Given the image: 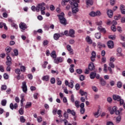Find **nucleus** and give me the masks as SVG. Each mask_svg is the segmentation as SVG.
<instances>
[{
  "mask_svg": "<svg viewBox=\"0 0 125 125\" xmlns=\"http://www.w3.org/2000/svg\"><path fill=\"white\" fill-rule=\"evenodd\" d=\"M68 86L71 88H73V87H74V81H71V82L69 83Z\"/></svg>",
  "mask_w": 125,
  "mask_h": 125,
  "instance_id": "cd10ccee",
  "label": "nucleus"
},
{
  "mask_svg": "<svg viewBox=\"0 0 125 125\" xmlns=\"http://www.w3.org/2000/svg\"><path fill=\"white\" fill-rule=\"evenodd\" d=\"M90 16L91 17H95V16H100L101 15V12L99 11H97L96 12L94 11H91L89 13Z\"/></svg>",
  "mask_w": 125,
  "mask_h": 125,
  "instance_id": "423d86ee",
  "label": "nucleus"
},
{
  "mask_svg": "<svg viewBox=\"0 0 125 125\" xmlns=\"http://www.w3.org/2000/svg\"><path fill=\"white\" fill-rule=\"evenodd\" d=\"M20 69L21 72H25V71H26V67H25V66H21L20 67Z\"/></svg>",
  "mask_w": 125,
  "mask_h": 125,
  "instance_id": "c03bdc74",
  "label": "nucleus"
},
{
  "mask_svg": "<svg viewBox=\"0 0 125 125\" xmlns=\"http://www.w3.org/2000/svg\"><path fill=\"white\" fill-rule=\"evenodd\" d=\"M14 52L15 56H18V54H19V52H18V50L17 49H14Z\"/></svg>",
  "mask_w": 125,
  "mask_h": 125,
  "instance_id": "a18cd8bd",
  "label": "nucleus"
},
{
  "mask_svg": "<svg viewBox=\"0 0 125 125\" xmlns=\"http://www.w3.org/2000/svg\"><path fill=\"white\" fill-rule=\"evenodd\" d=\"M19 113L20 115H23L24 114V109L23 108H21L19 110Z\"/></svg>",
  "mask_w": 125,
  "mask_h": 125,
  "instance_id": "4c0bfd02",
  "label": "nucleus"
},
{
  "mask_svg": "<svg viewBox=\"0 0 125 125\" xmlns=\"http://www.w3.org/2000/svg\"><path fill=\"white\" fill-rule=\"evenodd\" d=\"M86 42L89 44H92V40L90 38V37L87 36L85 38Z\"/></svg>",
  "mask_w": 125,
  "mask_h": 125,
  "instance_id": "f3484780",
  "label": "nucleus"
},
{
  "mask_svg": "<svg viewBox=\"0 0 125 125\" xmlns=\"http://www.w3.org/2000/svg\"><path fill=\"white\" fill-rule=\"evenodd\" d=\"M52 58H56V52L55 51H53L50 54Z\"/></svg>",
  "mask_w": 125,
  "mask_h": 125,
  "instance_id": "b1692460",
  "label": "nucleus"
},
{
  "mask_svg": "<svg viewBox=\"0 0 125 125\" xmlns=\"http://www.w3.org/2000/svg\"><path fill=\"white\" fill-rule=\"evenodd\" d=\"M75 30L73 29H70L69 31V34H68V37H71V38H75Z\"/></svg>",
  "mask_w": 125,
  "mask_h": 125,
  "instance_id": "6e6552de",
  "label": "nucleus"
},
{
  "mask_svg": "<svg viewBox=\"0 0 125 125\" xmlns=\"http://www.w3.org/2000/svg\"><path fill=\"white\" fill-rule=\"evenodd\" d=\"M50 83L52 84H54V83H55V78H52L50 80Z\"/></svg>",
  "mask_w": 125,
  "mask_h": 125,
  "instance_id": "603ef678",
  "label": "nucleus"
},
{
  "mask_svg": "<svg viewBox=\"0 0 125 125\" xmlns=\"http://www.w3.org/2000/svg\"><path fill=\"white\" fill-rule=\"evenodd\" d=\"M7 62H6V65H7V67L6 68V71L7 72H10L11 68H10V64L12 63L11 62V58L9 56H7Z\"/></svg>",
  "mask_w": 125,
  "mask_h": 125,
  "instance_id": "20e7f679",
  "label": "nucleus"
},
{
  "mask_svg": "<svg viewBox=\"0 0 125 125\" xmlns=\"http://www.w3.org/2000/svg\"><path fill=\"white\" fill-rule=\"evenodd\" d=\"M86 3L87 5H88V4H90V5H92V4H93V2L92 1V0H86Z\"/></svg>",
  "mask_w": 125,
  "mask_h": 125,
  "instance_id": "bb28decb",
  "label": "nucleus"
},
{
  "mask_svg": "<svg viewBox=\"0 0 125 125\" xmlns=\"http://www.w3.org/2000/svg\"><path fill=\"white\" fill-rule=\"evenodd\" d=\"M109 66L110 67V68H112L114 69L115 68V64H114V63L113 62H110L109 63Z\"/></svg>",
  "mask_w": 125,
  "mask_h": 125,
  "instance_id": "de8ad7c7",
  "label": "nucleus"
},
{
  "mask_svg": "<svg viewBox=\"0 0 125 125\" xmlns=\"http://www.w3.org/2000/svg\"><path fill=\"white\" fill-rule=\"evenodd\" d=\"M42 81H45L46 82H47V81H49V76L46 75L43 76L42 78Z\"/></svg>",
  "mask_w": 125,
  "mask_h": 125,
  "instance_id": "393cba45",
  "label": "nucleus"
},
{
  "mask_svg": "<svg viewBox=\"0 0 125 125\" xmlns=\"http://www.w3.org/2000/svg\"><path fill=\"white\" fill-rule=\"evenodd\" d=\"M80 93L81 95V96H83V95H86V94H87V92H84L82 89L80 90Z\"/></svg>",
  "mask_w": 125,
  "mask_h": 125,
  "instance_id": "a878e982",
  "label": "nucleus"
},
{
  "mask_svg": "<svg viewBox=\"0 0 125 125\" xmlns=\"http://www.w3.org/2000/svg\"><path fill=\"white\" fill-rule=\"evenodd\" d=\"M80 81H81L82 82H83V81L84 80V76L81 75L80 76Z\"/></svg>",
  "mask_w": 125,
  "mask_h": 125,
  "instance_id": "bf43d9fd",
  "label": "nucleus"
},
{
  "mask_svg": "<svg viewBox=\"0 0 125 125\" xmlns=\"http://www.w3.org/2000/svg\"><path fill=\"white\" fill-rule=\"evenodd\" d=\"M11 25L12 27H13V28H15V29H16V30H17V29H18V25H17V24H16V23H15L14 22H12V23H11Z\"/></svg>",
  "mask_w": 125,
  "mask_h": 125,
  "instance_id": "7c9ffc66",
  "label": "nucleus"
},
{
  "mask_svg": "<svg viewBox=\"0 0 125 125\" xmlns=\"http://www.w3.org/2000/svg\"><path fill=\"white\" fill-rule=\"evenodd\" d=\"M75 104L77 108H79L80 107V103L79 102V101H75Z\"/></svg>",
  "mask_w": 125,
  "mask_h": 125,
  "instance_id": "09e8293b",
  "label": "nucleus"
},
{
  "mask_svg": "<svg viewBox=\"0 0 125 125\" xmlns=\"http://www.w3.org/2000/svg\"><path fill=\"white\" fill-rule=\"evenodd\" d=\"M106 125H114V123L111 121H108L107 122Z\"/></svg>",
  "mask_w": 125,
  "mask_h": 125,
  "instance_id": "774afa93",
  "label": "nucleus"
},
{
  "mask_svg": "<svg viewBox=\"0 0 125 125\" xmlns=\"http://www.w3.org/2000/svg\"><path fill=\"white\" fill-rule=\"evenodd\" d=\"M19 27L22 30L21 32H24V30L27 29V24L24 22H21L19 24Z\"/></svg>",
  "mask_w": 125,
  "mask_h": 125,
  "instance_id": "0eeeda50",
  "label": "nucleus"
},
{
  "mask_svg": "<svg viewBox=\"0 0 125 125\" xmlns=\"http://www.w3.org/2000/svg\"><path fill=\"white\" fill-rule=\"evenodd\" d=\"M111 29L113 32H116L117 31V28H116V26L112 25L111 27Z\"/></svg>",
  "mask_w": 125,
  "mask_h": 125,
  "instance_id": "79ce46f5",
  "label": "nucleus"
},
{
  "mask_svg": "<svg viewBox=\"0 0 125 125\" xmlns=\"http://www.w3.org/2000/svg\"><path fill=\"white\" fill-rule=\"evenodd\" d=\"M43 46H45V45H47L48 44V41L45 40L43 41L42 42Z\"/></svg>",
  "mask_w": 125,
  "mask_h": 125,
  "instance_id": "a19ab883",
  "label": "nucleus"
},
{
  "mask_svg": "<svg viewBox=\"0 0 125 125\" xmlns=\"http://www.w3.org/2000/svg\"><path fill=\"white\" fill-rule=\"evenodd\" d=\"M66 48L68 51H69L70 54L73 55L74 54V51L73 49H72V47L70 45H67Z\"/></svg>",
  "mask_w": 125,
  "mask_h": 125,
  "instance_id": "2eb2a0df",
  "label": "nucleus"
},
{
  "mask_svg": "<svg viewBox=\"0 0 125 125\" xmlns=\"http://www.w3.org/2000/svg\"><path fill=\"white\" fill-rule=\"evenodd\" d=\"M41 11V14L42 15H44L45 14V12H44V10L45 9V7H42V8H40Z\"/></svg>",
  "mask_w": 125,
  "mask_h": 125,
  "instance_id": "c85d7f7f",
  "label": "nucleus"
},
{
  "mask_svg": "<svg viewBox=\"0 0 125 125\" xmlns=\"http://www.w3.org/2000/svg\"><path fill=\"white\" fill-rule=\"evenodd\" d=\"M63 116L65 118L64 120H68V119L69 118V115L67 114V112L66 111L64 112V113L63 114Z\"/></svg>",
  "mask_w": 125,
  "mask_h": 125,
  "instance_id": "37998d69",
  "label": "nucleus"
},
{
  "mask_svg": "<svg viewBox=\"0 0 125 125\" xmlns=\"http://www.w3.org/2000/svg\"><path fill=\"white\" fill-rule=\"evenodd\" d=\"M94 115L95 118H98V117L100 116V113H99V110H98L97 112H95V113H94Z\"/></svg>",
  "mask_w": 125,
  "mask_h": 125,
  "instance_id": "58836bf2",
  "label": "nucleus"
},
{
  "mask_svg": "<svg viewBox=\"0 0 125 125\" xmlns=\"http://www.w3.org/2000/svg\"><path fill=\"white\" fill-rule=\"evenodd\" d=\"M9 76H8V74L7 73H4L3 75V78L5 80H8V78Z\"/></svg>",
  "mask_w": 125,
  "mask_h": 125,
  "instance_id": "8fccbe9b",
  "label": "nucleus"
},
{
  "mask_svg": "<svg viewBox=\"0 0 125 125\" xmlns=\"http://www.w3.org/2000/svg\"><path fill=\"white\" fill-rule=\"evenodd\" d=\"M107 14L109 18L113 17V11L111 10H108L107 12Z\"/></svg>",
  "mask_w": 125,
  "mask_h": 125,
  "instance_id": "a211bd4d",
  "label": "nucleus"
},
{
  "mask_svg": "<svg viewBox=\"0 0 125 125\" xmlns=\"http://www.w3.org/2000/svg\"><path fill=\"white\" fill-rule=\"evenodd\" d=\"M109 39L110 40H114L116 39V36H113V35H110L108 37Z\"/></svg>",
  "mask_w": 125,
  "mask_h": 125,
  "instance_id": "864d4df0",
  "label": "nucleus"
},
{
  "mask_svg": "<svg viewBox=\"0 0 125 125\" xmlns=\"http://www.w3.org/2000/svg\"><path fill=\"white\" fill-rule=\"evenodd\" d=\"M98 30L100 31V32H103V33H106V29H105V28H103L102 26H99L98 27Z\"/></svg>",
  "mask_w": 125,
  "mask_h": 125,
  "instance_id": "412c9836",
  "label": "nucleus"
},
{
  "mask_svg": "<svg viewBox=\"0 0 125 125\" xmlns=\"http://www.w3.org/2000/svg\"><path fill=\"white\" fill-rule=\"evenodd\" d=\"M100 84H101V85H102V86H105V85H106V81H105V80H104V79L102 78L100 79Z\"/></svg>",
  "mask_w": 125,
  "mask_h": 125,
  "instance_id": "aec40b11",
  "label": "nucleus"
},
{
  "mask_svg": "<svg viewBox=\"0 0 125 125\" xmlns=\"http://www.w3.org/2000/svg\"><path fill=\"white\" fill-rule=\"evenodd\" d=\"M50 10H51V11H53V10H54V9H55V7H54V6L53 5H51L50 6Z\"/></svg>",
  "mask_w": 125,
  "mask_h": 125,
  "instance_id": "338daca9",
  "label": "nucleus"
},
{
  "mask_svg": "<svg viewBox=\"0 0 125 125\" xmlns=\"http://www.w3.org/2000/svg\"><path fill=\"white\" fill-rule=\"evenodd\" d=\"M120 8L122 14H125V5L123 4L121 5Z\"/></svg>",
  "mask_w": 125,
  "mask_h": 125,
  "instance_id": "6ab92c4d",
  "label": "nucleus"
},
{
  "mask_svg": "<svg viewBox=\"0 0 125 125\" xmlns=\"http://www.w3.org/2000/svg\"><path fill=\"white\" fill-rule=\"evenodd\" d=\"M47 64H48V62H47V61H44L43 62V64L42 65V68H43V69H45V68H46V65H47Z\"/></svg>",
  "mask_w": 125,
  "mask_h": 125,
  "instance_id": "e433bc0d",
  "label": "nucleus"
},
{
  "mask_svg": "<svg viewBox=\"0 0 125 125\" xmlns=\"http://www.w3.org/2000/svg\"><path fill=\"white\" fill-rule=\"evenodd\" d=\"M108 110L109 111L110 114L113 115L114 114V113L118 110V107L116 106H113V108L110 106L108 108Z\"/></svg>",
  "mask_w": 125,
  "mask_h": 125,
  "instance_id": "39448f33",
  "label": "nucleus"
},
{
  "mask_svg": "<svg viewBox=\"0 0 125 125\" xmlns=\"http://www.w3.org/2000/svg\"><path fill=\"white\" fill-rule=\"evenodd\" d=\"M96 77V72H92L90 74V78L91 80H94Z\"/></svg>",
  "mask_w": 125,
  "mask_h": 125,
  "instance_id": "dca6fc26",
  "label": "nucleus"
},
{
  "mask_svg": "<svg viewBox=\"0 0 125 125\" xmlns=\"http://www.w3.org/2000/svg\"><path fill=\"white\" fill-rule=\"evenodd\" d=\"M107 101L108 102V103H110V104L112 103V98L111 97L107 98Z\"/></svg>",
  "mask_w": 125,
  "mask_h": 125,
  "instance_id": "0e129e2a",
  "label": "nucleus"
},
{
  "mask_svg": "<svg viewBox=\"0 0 125 125\" xmlns=\"http://www.w3.org/2000/svg\"><path fill=\"white\" fill-rule=\"evenodd\" d=\"M67 113H68V114H71V115H72V116H74V120H76V112H75V110H71L70 109H68L67 110Z\"/></svg>",
  "mask_w": 125,
  "mask_h": 125,
  "instance_id": "9b49d317",
  "label": "nucleus"
},
{
  "mask_svg": "<svg viewBox=\"0 0 125 125\" xmlns=\"http://www.w3.org/2000/svg\"><path fill=\"white\" fill-rule=\"evenodd\" d=\"M123 86V83L121 82H118L117 83V87H119V88H121Z\"/></svg>",
  "mask_w": 125,
  "mask_h": 125,
  "instance_id": "49530a36",
  "label": "nucleus"
},
{
  "mask_svg": "<svg viewBox=\"0 0 125 125\" xmlns=\"http://www.w3.org/2000/svg\"><path fill=\"white\" fill-rule=\"evenodd\" d=\"M117 52L119 54V56H123V54L121 53L122 52V48H118L117 50Z\"/></svg>",
  "mask_w": 125,
  "mask_h": 125,
  "instance_id": "f704fd0d",
  "label": "nucleus"
},
{
  "mask_svg": "<svg viewBox=\"0 0 125 125\" xmlns=\"http://www.w3.org/2000/svg\"><path fill=\"white\" fill-rule=\"evenodd\" d=\"M78 2H80V0H69V3L72 7V13H77V12H79V8H78L79 4H78Z\"/></svg>",
  "mask_w": 125,
  "mask_h": 125,
  "instance_id": "f257e3e1",
  "label": "nucleus"
},
{
  "mask_svg": "<svg viewBox=\"0 0 125 125\" xmlns=\"http://www.w3.org/2000/svg\"><path fill=\"white\" fill-rule=\"evenodd\" d=\"M88 69L90 71H93L95 69V66H94V64L93 62H90L88 65Z\"/></svg>",
  "mask_w": 125,
  "mask_h": 125,
  "instance_id": "4468645a",
  "label": "nucleus"
},
{
  "mask_svg": "<svg viewBox=\"0 0 125 125\" xmlns=\"http://www.w3.org/2000/svg\"><path fill=\"white\" fill-rule=\"evenodd\" d=\"M5 50L7 52V55H8V53H10V52L11 51V48H10V47H7Z\"/></svg>",
  "mask_w": 125,
  "mask_h": 125,
  "instance_id": "c9c22d12",
  "label": "nucleus"
},
{
  "mask_svg": "<svg viewBox=\"0 0 125 125\" xmlns=\"http://www.w3.org/2000/svg\"><path fill=\"white\" fill-rule=\"evenodd\" d=\"M80 88V84L76 83V84L75 85V89H76V90H79Z\"/></svg>",
  "mask_w": 125,
  "mask_h": 125,
  "instance_id": "4d7b16f0",
  "label": "nucleus"
},
{
  "mask_svg": "<svg viewBox=\"0 0 125 125\" xmlns=\"http://www.w3.org/2000/svg\"><path fill=\"white\" fill-rule=\"evenodd\" d=\"M32 106V103L29 102L27 103L25 106V109H28V108H30Z\"/></svg>",
  "mask_w": 125,
  "mask_h": 125,
  "instance_id": "473e14b6",
  "label": "nucleus"
},
{
  "mask_svg": "<svg viewBox=\"0 0 125 125\" xmlns=\"http://www.w3.org/2000/svg\"><path fill=\"white\" fill-rule=\"evenodd\" d=\"M37 33H40L41 34H42V29H40L36 31H34V33L37 34Z\"/></svg>",
  "mask_w": 125,
  "mask_h": 125,
  "instance_id": "6e6d98bb",
  "label": "nucleus"
},
{
  "mask_svg": "<svg viewBox=\"0 0 125 125\" xmlns=\"http://www.w3.org/2000/svg\"><path fill=\"white\" fill-rule=\"evenodd\" d=\"M97 46L99 48H102V47H105V44H103L102 43L99 42L97 43Z\"/></svg>",
  "mask_w": 125,
  "mask_h": 125,
  "instance_id": "5701e85b",
  "label": "nucleus"
},
{
  "mask_svg": "<svg viewBox=\"0 0 125 125\" xmlns=\"http://www.w3.org/2000/svg\"><path fill=\"white\" fill-rule=\"evenodd\" d=\"M22 91L24 93H26L28 90V89L27 88V85L26 84V82H22Z\"/></svg>",
  "mask_w": 125,
  "mask_h": 125,
  "instance_id": "1a4fd4ad",
  "label": "nucleus"
},
{
  "mask_svg": "<svg viewBox=\"0 0 125 125\" xmlns=\"http://www.w3.org/2000/svg\"><path fill=\"white\" fill-rule=\"evenodd\" d=\"M1 88V90H6V88H7V87L6 85H2Z\"/></svg>",
  "mask_w": 125,
  "mask_h": 125,
  "instance_id": "5fc2aeb1",
  "label": "nucleus"
},
{
  "mask_svg": "<svg viewBox=\"0 0 125 125\" xmlns=\"http://www.w3.org/2000/svg\"><path fill=\"white\" fill-rule=\"evenodd\" d=\"M121 116H118L116 118V122H118V123H120L121 122Z\"/></svg>",
  "mask_w": 125,
  "mask_h": 125,
  "instance_id": "680f3d73",
  "label": "nucleus"
},
{
  "mask_svg": "<svg viewBox=\"0 0 125 125\" xmlns=\"http://www.w3.org/2000/svg\"><path fill=\"white\" fill-rule=\"evenodd\" d=\"M57 16L59 18L61 24L66 26L67 25V20L65 19V17L62 15V13L61 15H58Z\"/></svg>",
  "mask_w": 125,
  "mask_h": 125,
  "instance_id": "7ed1b4c3",
  "label": "nucleus"
},
{
  "mask_svg": "<svg viewBox=\"0 0 125 125\" xmlns=\"http://www.w3.org/2000/svg\"><path fill=\"white\" fill-rule=\"evenodd\" d=\"M15 73L17 75H21V71H20V69L19 68H17L15 69Z\"/></svg>",
  "mask_w": 125,
  "mask_h": 125,
  "instance_id": "ea45409f",
  "label": "nucleus"
},
{
  "mask_svg": "<svg viewBox=\"0 0 125 125\" xmlns=\"http://www.w3.org/2000/svg\"><path fill=\"white\" fill-rule=\"evenodd\" d=\"M113 99L114 101H118L120 103V105L122 106L123 105L124 109H125V101L123 99H122V97L118 95H113Z\"/></svg>",
  "mask_w": 125,
  "mask_h": 125,
  "instance_id": "f03ea898",
  "label": "nucleus"
},
{
  "mask_svg": "<svg viewBox=\"0 0 125 125\" xmlns=\"http://www.w3.org/2000/svg\"><path fill=\"white\" fill-rule=\"evenodd\" d=\"M59 38H60V35H59V33H56L54 35V39L56 41H58V40H59Z\"/></svg>",
  "mask_w": 125,
  "mask_h": 125,
  "instance_id": "4be33fe9",
  "label": "nucleus"
},
{
  "mask_svg": "<svg viewBox=\"0 0 125 125\" xmlns=\"http://www.w3.org/2000/svg\"><path fill=\"white\" fill-rule=\"evenodd\" d=\"M38 96H39V93H35L33 95V97L35 98V99H38Z\"/></svg>",
  "mask_w": 125,
  "mask_h": 125,
  "instance_id": "13d9d810",
  "label": "nucleus"
},
{
  "mask_svg": "<svg viewBox=\"0 0 125 125\" xmlns=\"http://www.w3.org/2000/svg\"><path fill=\"white\" fill-rule=\"evenodd\" d=\"M38 7H39V9H41V8H42V7H44V6H45V4L44 3V2H42L40 4H38Z\"/></svg>",
  "mask_w": 125,
  "mask_h": 125,
  "instance_id": "2f4dec72",
  "label": "nucleus"
},
{
  "mask_svg": "<svg viewBox=\"0 0 125 125\" xmlns=\"http://www.w3.org/2000/svg\"><path fill=\"white\" fill-rule=\"evenodd\" d=\"M76 72L77 74H82V73H83V70L82 69H78L76 70Z\"/></svg>",
  "mask_w": 125,
  "mask_h": 125,
  "instance_id": "052dcab7",
  "label": "nucleus"
},
{
  "mask_svg": "<svg viewBox=\"0 0 125 125\" xmlns=\"http://www.w3.org/2000/svg\"><path fill=\"white\" fill-rule=\"evenodd\" d=\"M63 62V60L61 57L55 58L54 60V63H55L56 64H59V63H61V62Z\"/></svg>",
  "mask_w": 125,
  "mask_h": 125,
  "instance_id": "f8f14e48",
  "label": "nucleus"
},
{
  "mask_svg": "<svg viewBox=\"0 0 125 125\" xmlns=\"http://www.w3.org/2000/svg\"><path fill=\"white\" fill-rule=\"evenodd\" d=\"M62 87L63 88V90H64V92H65L66 93V94H68V89H67V87Z\"/></svg>",
  "mask_w": 125,
  "mask_h": 125,
  "instance_id": "69168bd1",
  "label": "nucleus"
},
{
  "mask_svg": "<svg viewBox=\"0 0 125 125\" xmlns=\"http://www.w3.org/2000/svg\"><path fill=\"white\" fill-rule=\"evenodd\" d=\"M95 36L96 39H99L101 38V33L100 32L97 33L95 34Z\"/></svg>",
  "mask_w": 125,
  "mask_h": 125,
  "instance_id": "c756f323",
  "label": "nucleus"
},
{
  "mask_svg": "<svg viewBox=\"0 0 125 125\" xmlns=\"http://www.w3.org/2000/svg\"><path fill=\"white\" fill-rule=\"evenodd\" d=\"M84 112H85V108H81L80 109V113L82 114H84Z\"/></svg>",
  "mask_w": 125,
  "mask_h": 125,
  "instance_id": "e2e57ef3",
  "label": "nucleus"
},
{
  "mask_svg": "<svg viewBox=\"0 0 125 125\" xmlns=\"http://www.w3.org/2000/svg\"><path fill=\"white\" fill-rule=\"evenodd\" d=\"M1 103L2 106H5V105H6V100H2Z\"/></svg>",
  "mask_w": 125,
  "mask_h": 125,
  "instance_id": "3c124183",
  "label": "nucleus"
},
{
  "mask_svg": "<svg viewBox=\"0 0 125 125\" xmlns=\"http://www.w3.org/2000/svg\"><path fill=\"white\" fill-rule=\"evenodd\" d=\"M107 44L108 48H110L111 49H112V48H114V42L110 40L108 41Z\"/></svg>",
  "mask_w": 125,
  "mask_h": 125,
  "instance_id": "9d476101",
  "label": "nucleus"
},
{
  "mask_svg": "<svg viewBox=\"0 0 125 125\" xmlns=\"http://www.w3.org/2000/svg\"><path fill=\"white\" fill-rule=\"evenodd\" d=\"M40 7H39L38 5L36 7L35 5H33L31 7V10L32 11H37V12H40Z\"/></svg>",
  "mask_w": 125,
  "mask_h": 125,
  "instance_id": "ddd939ff",
  "label": "nucleus"
},
{
  "mask_svg": "<svg viewBox=\"0 0 125 125\" xmlns=\"http://www.w3.org/2000/svg\"><path fill=\"white\" fill-rule=\"evenodd\" d=\"M20 121L21 123H25V122H26V119L24 118V116H21L20 118Z\"/></svg>",
  "mask_w": 125,
  "mask_h": 125,
  "instance_id": "72a5a7b5",
  "label": "nucleus"
}]
</instances>
